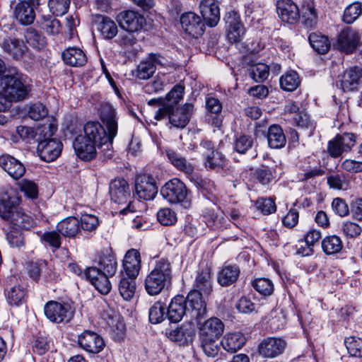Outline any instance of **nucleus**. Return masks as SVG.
I'll return each instance as SVG.
<instances>
[{"label": "nucleus", "instance_id": "f257e3e1", "mask_svg": "<svg viewBox=\"0 0 362 362\" xmlns=\"http://www.w3.org/2000/svg\"><path fill=\"white\" fill-rule=\"evenodd\" d=\"M100 118L107 131L99 122L90 121L84 124L83 135L96 143L98 149L105 155L111 156L112 142L117 134L118 124L116 111L110 103L101 104Z\"/></svg>", "mask_w": 362, "mask_h": 362}, {"label": "nucleus", "instance_id": "f03ea898", "mask_svg": "<svg viewBox=\"0 0 362 362\" xmlns=\"http://www.w3.org/2000/svg\"><path fill=\"white\" fill-rule=\"evenodd\" d=\"M206 315V305L198 291H190L187 298L174 297L168 308L167 316L171 322H180L184 316L190 320H200Z\"/></svg>", "mask_w": 362, "mask_h": 362}, {"label": "nucleus", "instance_id": "7ed1b4c3", "mask_svg": "<svg viewBox=\"0 0 362 362\" xmlns=\"http://www.w3.org/2000/svg\"><path fill=\"white\" fill-rule=\"evenodd\" d=\"M57 130V126L52 123L44 124L37 129V153L40 158L45 162L53 161L61 154L62 142L52 138Z\"/></svg>", "mask_w": 362, "mask_h": 362}, {"label": "nucleus", "instance_id": "20e7f679", "mask_svg": "<svg viewBox=\"0 0 362 362\" xmlns=\"http://www.w3.org/2000/svg\"><path fill=\"white\" fill-rule=\"evenodd\" d=\"M172 281V266L167 259L156 262L154 269L146 276L144 288L150 296H157L170 286Z\"/></svg>", "mask_w": 362, "mask_h": 362}, {"label": "nucleus", "instance_id": "39448f33", "mask_svg": "<svg viewBox=\"0 0 362 362\" xmlns=\"http://www.w3.org/2000/svg\"><path fill=\"white\" fill-rule=\"evenodd\" d=\"M0 90L12 101L23 100L28 93L24 76L16 69L0 77Z\"/></svg>", "mask_w": 362, "mask_h": 362}, {"label": "nucleus", "instance_id": "423d86ee", "mask_svg": "<svg viewBox=\"0 0 362 362\" xmlns=\"http://www.w3.org/2000/svg\"><path fill=\"white\" fill-rule=\"evenodd\" d=\"M187 192L185 183L177 178L171 179L160 189L161 195L169 203L181 204L185 208L190 205L187 199Z\"/></svg>", "mask_w": 362, "mask_h": 362}, {"label": "nucleus", "instance_id": "0eeeda50", "mask_svg": "<svg viewBox=\"0 0 362 362\" xmlns=\"http://www.w3.org/2000/svg\"><path fill=\"white\" fill-rule=\"evenodd\" d=\"M44 312L51 322L56 323L69 322L74 313L69 304L52 300L46 303Z\"/></svg>", "mask_w": 362, "mask_h": 362}, {"label": "nucleus", "instance_id": "6e6552de", "mask_svg": "<svg viewBox=\"0 0 362 362\" xmlns=\"http://www.w3.org/2000/svg\"><path fill=\"white\" fill-rule=\"evenodd\" d=\"M356 135L353 133H344L337 134L334 139L327 144V152L333 158H338L342 156L344 153L351 151L356 144Z\"/></svg>", "mask_w": 362, "mask_h": 362}, {"label": "nucleus", "instance_id": "1a4fd4ad", "mask_svg": "<svg viewBox=\"0 0 362 362\" xmlns=\"http://www.w3.org/2000/svg\"><path fill=\"white\" fill-rule=\"evenodd\" d=\"M361 42V35L358 30L346 27L338 34L335 46L337 49L347 54H352Z\"/></svg>", "mask_w": 362, "mask_h": 362}, {"label": "nucleus", "instance_id": "9d476101", "mask_svg": "<svg viewBox=\"0 0 362 362\" xmlns=\"http://www.w3.org/2000/svg\"><path fill=\"white\" fill-rule=\"evenodd\" d=\"M168 64L165 57L160 54L151 53L148 58L137 66L136 76L139 79L146 80L155 73L156 66H165Z\"/></svg>", "mask_w": 362, "mask_h": 362}, {"label": "nucleus", "instance_id": "9b49d317", "mask_svg": "<svg viewBox=\"0 0 362 362\" xmlns=\"http://www.w3.org/2000/svg\"><path fill=\"white\" fill-rule=\"evenodd\" d=\"M284 113L291 116L296 124L301 129H309L311 132L315 128L310 116L297 102H288L284 107Z\"/></svg>", "mask_w": 362, "mask_h": 362}, {"label": "nucleus", "instance_id": "f8f14e48", "mask_svg": "<svg viewBox=\"0 0 362 362\" xmlns=\"http://www.w3.org/2000/svg\"><path fill=\"white\" fill-rule=\"evenodd\" d=\"M135 189L138 197L144 200L153 199L158 193V187L155 179L151 175L146 174L136 176Z\"/></svg>", "mask_w": 362, "mask_h": 362}, {"label": "nucleus", "instance_id": "ddd939ff", "mask_svg": "<svg viewBox=\"0 0 362 362\" xmlns=\"http://www.w3.org/2000/svg\"><path fill=\"white\" fill-rule=\"evenodd\" d=\"M73 146L77 156L81 160L89 161L96 157L98 144L82 134L75 138Z\"/></svg>", "mask_w": 362, "mask_h": 362}, {"label": "nucleus", "instance_id": "4468645a", "mask_svg": "<svg viewBox=\"0 0 362 362\" xmlns=\"http://www.w3.org/2000/svg\"><path fill=\"white\" fill-rule=\"evenodd\" d=\"M84 276L101 294L107 295L112 288L109 278L110 276L102 272L95 267H88L84 272Z\"/></svg>", "mask_w": 362, "mask_h": 362}, {"label": "nucleus", "instance_id": "2eb2a0df", "mask_svg": "<svg viewBox=\"0 0 362 362\" xmlns=\"http://www.w3.org/2000/svg\"><path fill=\"white\" fill-rule=\"evenodd\" d=\"M183 30L193 37L201 36L204 31V23L201 18L193 12H187L180 17Z\"/></svg>", "mask_w": 362, "mask_h": 362}, {"label": "nucleus", "instance_id": "dca6fc26", "mask_svg": "<svg viewBox=\"0 0 362 362\" xmlns=\"http://www.w3.org/2000/svg\"><path fill=\"white\" fill-rule=\"evenodd\" d=\"M276 11L280 19L289 24H295L300 19V10L292 0H279L276 3Z\"/></svg>", "mask_w": 362, "mask_h": 362}, {"label": "nucleus", "instance_id": "f3484780", "mask_svg": "<svg viewBox=\"0 0 362 362\" xmlns=\"http://www.w3.org/2000/svg\"><path fill=\"white\" fill-rule=\"evenodd\" d=\"M198 322L199 338L218 339L224 332L223 322L217 317H210L204 322Z\"/></svg>", "mask_w": 362, "mask_h": 362}, {"label": "nucleus", "instance_id": "a211bd4d", "mask_svg": "<svg viewBox=\"0 0 362 362\" xmlns=\"http://www.w3.org/2000/svg\"><path fill=\"white\" fill-rule=\"evenodd\" d=\"M80 346L85 351L92 353H100L105 346L103 339L97 333L89 330L84 331L78 337Z\"/></svg>", "mask_w": 362, "mask_h": 362}, {"label": "nucleus", "instance_id": "6ab92c4d", "mask_svg": "<svg viewBox=\"0 0 362 362\" xmlns=\"http://www.w3.org/2000/svg\"><path fill=\"white\" fill-rule=\"evenodd\" d=\"M117 21L127 32H136L145 23V19L141 14L130 10L121 12L117 16Z\"/></svg>", "mask_w": 362, "mask_h": 362}, {"label": "nucleus", "instance_id": "aec40b11", "mask_svg": "<svg viewBox=\"0 0 362 362\" xmlns=\"http://www.w3.org/2000/svg\"><path fill=\"white\" fill-rule=\"evenodd\" d=\"M286 342L282 339L268 337L259 345V353L266 358H274L281 355L286 347Z\"/></svg>", "mask_w": 362, "mask_h": 362}, {"label": "nucleus", "instance_id": "412c9836", "mask_svg": "<svg viewBox=\"0 0 362 362\" xmlns=\"http://www.w3.org/2000/svg\"><path fill=\"white\" fill-rule=\"evenodd\" d=\"M339 81L344 92L356 90L362 83V69L356 66L347 69L340 76Z\"/></svg>", "mask_w": 362, "mask_h": 362}, {"label": "nucleus", "instance_id": "4be33fe9", "mask_svg": "<svg viewBox=\"0 0 362 362\" xmlns=\"http://www.w3.org/2000/svg\"><path fill=\"white\" fill-rule=\"evenodd\" d=\"M199 11L203 19L210 27L216 26L219 22L220 8L217 0H201Z\"/></svg>", "mask_w": 362, "mask_h": 362}, {"label": "nucleus", "instance_id": "5701e85b", "mask_svg": "<svg viewBox=\"0 0 362 362\" xmlns=\"http://www.w3.org/2000/svg\"><path fill=\"white\" fill-rule=\"evenodd\" d=\"M193 112L194 105L192 103H185L175 109L172 107L170 123L175 127L183 129L189 123Z\"/></svg>", "mask_w": 362, "mask_h": 362}, {"label": "nucleus", "instance_id": "b1692460", "mask_svg": "<svg viewBox=\"0 0 362 362\" xmlns=\"http://www.w3.org/2000/svg\"><path fill=\"white\" fill-rule=\"evenodd\" d=\"M111 199L118 204H125L130 197L128 182L123 178H116L110 185Z\"/></svg>", "mask_w": 362, "mask_h": 362}, {"label": "nucleus", "instance_id": "393cba45", "mask_svg": "<svg viewBox=\"0 0 362 362\" xmlns=\"http://www.w3.org/2000/svg\"><path fill=\"white\" fill-rule=\"evenodd\" d=\"M0 167L14 180L20 179L25 173L23 164L8 154L0 156Z\"/></svg>", "mask_w": 362, "mask_h": 362}, {"label": "nucleus", "instance_id": "a878e982", "mask_svg": "<svg viewBox=\"0 0 362 362\" xmlns=\"http://www.w3.org/2000/svg\"><path fill=\"white\" fill-rule=\"evenodd\" d=\"M13 15L19 23L25 25L33 23L35 18V13L33 6L26 1H19L16 4Z\"/></svg>", "mask_w": 362, "mask_h": 362}, {"label": "nucleus", "instance_id": "bb28decb", "mask_svg": "<svg viewBox=\"0 0 362 362\" xmlns=\"http://www.w3.org/2000/svg\"><path fill=\"white\" fill-rule=\"evenodd\" d=\"M139 252L134 249L129 250L125 255L123 266L126 274L129 277L136 278L141 268Z\"/></svg>", "mask_w": 362, "mask_h": 362}, {"label": "nucleus", "instance_id": "cd10ccee", "mask_svg": "<svg viewBox=\"0 0 362 362\" xmlns=\"http://www.w3.org/2000/svg\"><path fill=\"white\" fill-rule=\"evenodd\" d=\"M211 272L209 268H204L199 271L195 277L194 289L192 291H198L202 300L203 294L209 295L211 291Z\"/></svg>", "mask_w": 362, "mask_h": 362}, {"label": "nucleus", "instance_id": "c85d7f7f", "mask_svg": "<svg viewBox=\"0 0 362 362\" xmlns=\"http://www.w3.org/2000/svg\"><path fill=\"white\" fill-rule=\"evenodd\" d=\"M64 62L71 66H82L87 62L85 52L80 48L71 47L62 52Z\"/></svg>", "mask_w": 362, "mask_h": 362}, {"label": "nucleus", "instance_id": "c756f323", "mask_svg": "<svg viewBox=\"0 0 362 362\" xmlns=\"http://www.w3.org/2000/svg\"><path fill=\"white\" fill-rule=\"evenodd\" d=\"M225 21L227 25L228 40L232 42L240 40L241 37L244 35L245 29L240 22L238 21L236 13H229Z\"/></svg>", "mask_w": 362, "mask_h": 362}, {"label": "nucleus", "instance_id": "7c9ffc66", "mask_svg": "<svg viewBox=\"0 0 362 362\" xmlns=\"http://www.w3.org/2000/svg\"><path fill=\"white\" fill-rule=\"evenodd\" d=\"M1 47L6 53L15 59L22 58L27 50L23 41L16 38L5 39L1 44Z\"/></svg>", "mask_w": 362, "mask_h": 362}, {"label": "nucleus", "instance_id": "2f4dec72", "mask_svg": "<svg viewBox=\"0 0 362 362\" xmlns=\"http://www.w3.org/2000/svg\"><path fill=\"white\" fill-rule=\"evenodd\" d=\"M57 229L64 237L74 238L80 232V221L76 217L69 216L59 222Z\"/></svg>", "mask_w": 362, "mask_h": 362}, {"label": "nucleus", "instance_id": "473e14b6", "mask_svg": "<svg viewBox=\"0 0 362 362\" xmlns=\"http://www.w3.org/2000/svg\"><path fill=\"white\" fill-rule=\"evenodd\" d=\"M167 157L170 163L179 171L186 175H192L194 170L193 165L187 161L180 153L173 150L166 151Z\"/></svg>", "mask_w": 362, "mask_h": 362}, {"label": "nucleus", "instance_id": "72a5a7b5", "mask_svg": "<svg viewBox=\"0 0 362 362\" xmlns=\"http://www.w3.org/2000/svg\"><path fill=\"white\" fill-rule=\"evenodd\" d=\"M245 341V336L240 332L228 333L223 337L221 345L226 351L235 353L243 347Z\"/></svg>", "mask_w": 362, "mask_h": 362}, {"label": "nucleus", "instance_id": "f704fd0d", "mask_svg": "<svg viewBox=\"0 0 362 362\" xmlns=\"http://www.w3.org/2000/svg\"><path fill=\"white\" fill-rule=\"evenodd\" d=\"M239 275L240 269L236 264H227L219 271L217 280L221 286H228L236 282Z\"/></svg>", "mask_w": 362, "mask_h": 362}, {"label": "nucleus", "instance_id": "c9c22d12", "mask_svg": "<svg viewBox=\"0 0 362 362\" xmlns=\"http://www.w3.org/2000/svg\"><path fill=\"white\" fill-rule=\"evenodd\" d=\"M20 199L16 196L5 194L0 198V216L8 221L18 208Z\"/></svg>", "mask_w": 362, "mask_h": 362}, {"label": "nucleus", "instance_id": "e433bc0d", "mask_svg": "<svg viewBox=\"0 0 362 362\" xmlns=\"http://www.w3.org/2000/svg\"><path fill=\"white\" fill-rule=\"evenodd\" d=\"M97 29L101 35L107 40L112 39L118 33L116 23L110 18L104 16L98 17Z\"/></svg>", "mask_w": 362, "mask_h": 362}, {"label": "nucleus", "instance_id": "4c0bfd02", "mask_svg": "<svg viewBox=\"0 0 362 362\" xmlns=\"http://www.w3.org/2000/svg\"><path fill=\"white\" fill-rule=\"evenodd\" d=\"M267 137L268 144L272 148H282L286 143V136L284 134L283 129L278 124L269 126Z\"/></svg>", "mask_w": 362, "mask_h": 362}, {"label": "nucleus", "instance_id": "58836bf2", "mask_svg": "<svg viewBox=\"0 0 362 362\" xmlns=\"http://www.w3.org/2000/svg\"><path fill=\"white\" fill-rule=\"evenodd\" d=\"M204 156V165L207 170L219 171L226 165L225 156L218 151H212Z\"/></svg>", "mask_w": 362, "mask_h": 362}, {"label": "nucleus", "instance_id": "ea45409f", "mask_svg": "<svg viewBox=\"0 0 362 362\" xmlns=\"http://www.w3.org/2000/svg\"><path fill=\"white\" fill-rule=\"evenodd\" d=\"M11 224L17 227L16 228L28 229L33 223V220L27 214H25L21 208H18L14 211L13 215L8 220Z\"/></svg>", "mask_w": 362, "mask_h": 362}, {"label": "nucleus", "instance_id": "a19ab883", "mask_svg": "<svg viewBox=\"0 0 362 362\" xmlns=\"http://www.w3.org/2000/svg\"><path fill=\"white\" fill-rule=\"evenodd\" d=\"M322 248L327 255H335L342 250L343 243L336 235H327L322 240Z\"/></svg>", "mask_w": 362, "mask_h": 362}, {"label": "nucleus", "instance_id": "79ce46f5", "mask_svg": "<svg viewBox=\"0 0 362 362\" xmlns=\"http://www.w3.org/2000/svg\"><path fill=\"white\" fill-rule=\"evenodd\" d=\"M308 40L312 47L319 54L327 53L330 47V42L328 37L321 34L310 33Z\"/></svg>", "mask_w": 362, "mask_h": 362}, {"label": "nucleus", "instance_id": "37998d69", "mask_svg": "<svg viewBox=\"0 0 362 362\" xmlns=\"http://www.w3.org/2000/svg\"><path fill=\"white\" fill-rule=\"evenodd\" d=\"M24 36L27 43L37 49L43 48L47 43L45 37L33 28H27Z\"/></svg>", "mask_w": 362, "mask_h": 362}, {"label": "nucleus", "instance_id": "c03bdc74", "mask_svg": "<svg viewBox=\"0 0 362 362\" xmlns=\"http://www.w3.org/2000/svg\"><path fill=\"white\" fill-rule=\"evenodd\" d=\"M282 89L286 91H293L300 84V80L296 71H290L283 75L279 80Z\"/></svg>", "mask_w": 362, "mask_h": 362}, {"label": "nucleus", "instance_id": "a18cd8bd", "mask_svg": "<svg viewBox=\"0 0 362 362\" xmlns=\"http://www.w3.org/2000/svg\"><path fill=\"white\" fill-rule=\"evenodd\" d=\"M135 278L133 277H123L121 279L119 287V291L122 297L126 300H131L136 291Z\"/></svg>", "mask_w": 362, "mask_h": 362}, {"label": "nucleus", "instance_id": "49530a36", "mask_svg": "<svg viewBox=\"0 0 362 362\" xmlns=\"http://www.w3.org/2000/svg\"><path fill=\"white\" fill-rule=\"evenodd\" d=\"M327 182L329 188L337 190H346L349 187L348 175L344 173H334L329 175Z\"/></svg>", "mask_w": 362, "mask_h": 362}, {"label": "nucleus", "instance_id": "de8ad7c7", "mask_svg": "<svg viewBox=\"0 0 362 362\" xmlns=\"http://www.w3.org/2000/svg\"><path fill=\"white\" fill-rule=\"evenodd\" d=\"M40 23L41 28L48 35H55L60 32L59 21L51 16H42Z\"/></svg>", "mask_w": 362, "mask_h": 362}, {"label": "nucleus", "instance_id": "09e8293b", "mask_svg": "<svg viewBox=\"0 0 362 362\" xmlns=\"http://www.w3.org/2000/svg\"><path fill=\"white\" fill-rule=\"evenodd\" d=\"M302 18L303 23L306 27L313 28L317 24V13L312 3L303 5Z\"/></svg>", "mask_w": 362, "mask_h": 362}, {"label": "nucleus", "instance_id": "8fccbe9b", "mask_svg": "<svg viewBox=\"0 0 362 362\" xmlns=\"http://www.w3.org/2000/svg\"><path fill=\"white\" fill-rule=\"evenodd\" d=\"M6 238L9 245L12 247L21 249L25 246V237L22 231L18 228L13 227L9 230L6 233Z\"/></svg>", "mask_w": 362, "mask_h": 362}, {"label": "nucleus", "instance_id": "3c124183", "mask_svg": "<svg viewBox=\"0 0 362 362\" xmlns=\"http://www.w3.org/2000/svg\"><path fill=\"white\" fill-rule=\"evenodd\" d=\"M100 271L109 276L115 275L117 270V262L112 255H105L101 257L99 262Z\"/></svg>", "mask_w": 362, "mask_h": 362}, {"label": "nucleus", "instance_id": "603ef678", "mask_svg": "<svg viewBox=\"0 0 362 362\" xmlns=\"http://www.w3.org/2000/svg\"><path fill=\"white\" fill-rule=\"evenodd\" d=\"M344 344L348 353L353 357H362V339L355 337H347Z\"/></svg>", "mask_w": 362, "mask_h": 362}, {"label": "nucleus", "instance_id": "864d4df0", "mask_svg": "<svg viewBox=\"0 0 362 362\" xmlns=\"http://www.w3.org/2000/svg\"><path fill=\"white\" fill-rule=\"evenodd\" d=\"M252 285L258 293L264 296L272 295L274 291L273 283L266 278L257 279L252 282Z\"/></svg>", "mask_w": 362, "mask_h": 362}, {"label": "nucleus", "instance_id": "5fc2aeb1", "mask_svg": "<svg viewBox=\"0 0 362 362\" xmlns=\"http://www.w3.org/2000/svg\"><path fill=\"white\" fill-rule=\"evenodd\" d=\"M362 13V6L356 2L349 5L344 11L343 20L346 23L351 24Z\"/></svg>", "mask_w": 362, "mask_h": 362}, {"label": "nucleus", "instance_id": "6e6d98bb", "mask_svg": "<svg viewBox=\"0 0 362 362\" xmlns=\"http://www.w3.org/2000/svg\"><path fill=\"white\" fill-rule=\"evenodd\" d=\"M249 71L250 77L256 82L263 81L269 76V67L262 63L251 66Z\"/></svg>", "mask_w": 362, "mask_h": 362}, {"label": "nucleus", "instance_id": "4d7b16f0", "mask_svg": "<svg viewBox=\"0 0 362 362\" xmlns=\"http://www.w3.org/2000/svg\"><path fill=\"white\" fill-rule=\"evenodd\" d=\"M71 0H49L48 6L50 11L57 16H61L67 13Z\"/></svg>", "mask_w": 362, "mask_h": 362}, {"label": "nucleus", "instance_id": "13d9d810", "mask_svg": "<svg viewBox=\"0 0 362 362\" xmlns=\"http://www.w3.org/2000/svg\"><path fill=\"white\" fill-rule=\"evenodd\" d=\"M157 219L163 226H171L176 223L177 215L172 209L163 208L158 211Z\"/></svg>", "mask_w": 362, "mask_h": 362}, {"label": "nucleus", "instance_id": "bf43d9fd", "mask_svg": "<svg viewBox=\"0 0 362 362\" xmlns=\"http://www.w3.org/2000/svg\"><path fill=\"white\" fill-rule=\"evenodd\" d=\"M80 228L85 231H95L99 226V219L96 216L92 214H82L81 216Z\"/></svg>", "mask_w": 362, "mask_h": 362}, {"label": "nucleus", "instance_id": "052dcab7", "mask_svg": "<svg viewBox=\"0 0 362 362\" xmlns=\"http://www.w3.org/2000/svg\"><path fill=\"white\" fill-rule=\"evenodd\" d=\"M253 139L248 135H240L234 141V149L239 153L244 154L253 146Z\"/></svg>", "mask_w": 362, "mask_h": 362}, {"label": "nucleus", "instance_id": "680f3d73", "mask_svg": "<svg viewBox=\"0 0 362 362\" xmlns=\"http://www.w3.org/2000/svg\"><path fill=\"white\" fill-rule=\"evenodd\" d=\"M20 190L30 199H36L38 195L37 185L31 180L23 179L19 182Z\"/></svg>", "mask_w": 362, "mask_h": 362}, {"label": "nucleus", "instance_id": "e2e57ef3", "mask_svg": "<svg viewBox=\"0 0 362 362\" xmlns=\"http://www.w3.org/2000/svg\"><path fill=\"white\" fill-rule=\"evenodd\" d=\"M165 306L160 302H156L150 308L148 317L153 324H157L163 321L165 315Z\"/></svg>", "mask_w": 362, "mask_h": 362}, {"label": "nucleus", "instance_id": "0e129e2a", "mask_svg": "<svg viewBox=\"0 0 362 362\" xmlns=\"http://www.w3.org/2000/svg\"><path fill=\"white\" fill-rule=\"evenodd\" d=\"M201 346L204 354L209 357H215L218 355L219 347L214 339L199 338Z\"/></svg>", "mask_w": 362, "mask_h": 362}, {"label": "nucleus", "instance_id": "69168bd1", "mask_svg": "<svg viewBox=\"0 0 362 362\" xmlns=\"http://www.w3.org/2000/svg\"><path fill=\"white\" fill-rule=\"evenodd\" d=\"M341 230L347 238L354 239L361 235L362 228L355 222L345 221L341 225Z\"/></svg>", "mask_w": 362, "mask_h": 362}, {"label": "nucleus", "instance_id": "338daca9", "mask_svg": "<svg viewBox=\"0 0 362 362\" xmlns=\"http://www.w3.org/2000/svg\"><path fill=\"white\" fill-rule=\"evenodd\" d=\"M257 209L264 214H270L276 211V206L272 198L261 197L255 203Z\"/></svg>", "mask_w": 362, "mask_h": 362}, {"label": "nucleus", "instance_id": "774afa93", "mask_svg": "<svg viewBox=\"0 0 362 362\" xmlns=\"http://www.w3.org/2000/svg\"><path fill=\"white\" fill-rule=\"evenodd\" d=\"M25 292L21 286H13L8 291L7 298L11 305H18L24 300Z\"/></svg>", "mask_w": 362, "mask_h": 362}]
</instances>
